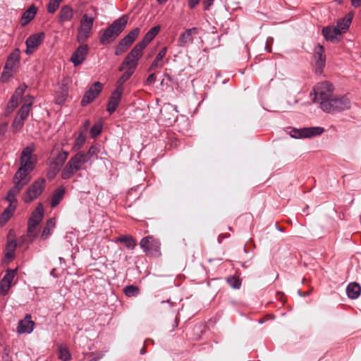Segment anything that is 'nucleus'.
Here are the masks:
<instances>
[{"mask_svg": "<svg viewBox=\"0 0 361 361\" xmlns=\"http://www.w3.org/2000/svg\"><path fill=\"white\" fill-rule=\"evenodd\" d=\"M45 37L44 32H38L31 35L25 42V53L27 55L32 54L35 50L42 43Z\"/></svg>", "mask_w": 361, "mask_h": 361, "instance_id": "obj_13", "label": "nucleus"}, {"mask_svg": "<svg viewBox=\"0 0 361 361\" xmlns=\"http://www.w3.org/2000/svg\"><path fill=\"white\" fill-rule=\"evenodd\" d=\"M141 248L147 255L159 253L160 250V243L158 240L152 236H147L143 238L140 243Z\"/></svg>", "mask_w": 361, "mask_h": 361, "instance_id": "obj_12", "label": "nucleus"}, {"mask_svg": "<svg viewBox=\"0 0 361 361\" xmlns=\"http://www.w3.org/2000/svg\"><path fill=\"white\" fill-rule=\"evenodd\" d=\"M27 87V85L25 84H22V85H19V87L16 90L12 97L20 100L21 99L22 96L23 95V94L25 93Z\"/></svg>", "mask_w": 361, "mask_h": 361, "instance_id": "obj_47", "label": "nucleus"}, {"mask_svg": "<svg viewBox=\"0 0 361 361\" xmlns=\"http://www.w3.org/2000/svg\"><path fill=\"white\" fill-rule=\"evenodd\" d=\"M90 123L89 121H85V123H84L85 130H84L83 133H86V131H87L88 127L90 126Z\"/></svg>", "mask_w": 361, "mask_h": 361, "instance_id": "obj_57", "label": "nucleus"}, {"mask_svg": "<svg viewBox=\"0 0 361 361\" xmlns=\"http://www.w3.org/2000/svg\"><path fill=\"white\" fill-rule=\"evenodd\" d=\"M128 20V18L125 15L115 20L101 35L99 37L100 43L102 44H107L113 42L125 29Z\"/></svg>", "mask_w": 361, "mask_h": 361, "instance_id": "obj_3", "label": "nucleus"}, {"mask_svg": "<svg viewBox=\"0 0 361 361\" xmlns=\"http://www.w3.org/2000/svg\"><path fill=\"white\" fill-rule=\"evenodd\" d=\"M16 244L13 241L8 242L6 247V257L8 259H13L15 255Z\"/></svg>", "mask_w": 361, "mask_h": 361, "instance_id": "obj_39", "label": "nucleus"}, {"mask_svg": "<svg viewBox=\"0 0 361 361\" xmlns=\"http://www.w3.org/2000/svg\"><path fill=\"white\" fill-rule=\"evenodd\" d=\"M101 132L102 125L99 123L94 124L90 130L91 135L93 137L99 135L101 133Z\"/></svg>", "mask_w": 361, "mask_h": 361, "instance_id": "obj_50", "label": "nucleus"}, {"mask_svg": "<svg viewBox=\"0 0 361 361\" xmlns=\"http://www.w3.org/2000/svg\"><path fill=\"white\" fill-rule=\"evenodd\" d=\"M65 194V190L63 188H58L54 193L51 201V207L52 208L56 207L61 200L63 199Z\"/></svg>", "mask_w": 361, "mask_h": 361, "instance_id": "obj_35", "label": "nucleus"}, {"mask_svg": "<svg viewBox=\"0 0 361 361\" xmlns=\"http://www.w3.org/2000/svg\"><path fill=\"white\" fill-rule=\"evenodd\" d=\"M63 0H49L47 5V11L49 13H54L59 8Z\"/></svg>", "mask_w": 361, "mask_h": 361, "instance_id": "obj_41", "label": "nucleus"}, {"mask_svg": "<svg viewBox=\"0 0 361 361\" xmlns=\"http://www.w3.org/2000/svg\"><path fill=\"white\" fill-rule=\"evenodd\" d=\"M227 281L230 286L234 288H238L241 285L240 280L235 277L228 278Z\"/></svg>", "mask_w": 361, "mask_h": 361, "instance_id": "obj_51", "label": "nucleus"}, {"mask_svg": "<svg viewBox=\"0 0 361 361\" xmlns=\"http://www.w3.org/2000/svg\"><path fill=\"white\" fill-rule=\"evenodd\" d=\"M353 16V14L349 13L343 18H341L338 21L336 26L334 27L337 32H339V34L341 35L348 30L351 24Z\"/></svg>", "mask_w": 361, "mask_h": 361, "instance_id": "obj_23", "label": "nucleus"}, {"mask_svg": "<svg viewBox=\"0 0 361 361\" xmlns=\"http://www.w3.org/2000/svg\"><path fill=\"white\" fill-rule=\"evenodd\" d=\"M8 128V123L6 122L0 124V136H4L6 133Z\"/></svg>", "mask_w": 361, "mask_h": 361, "instance_id": "obj_53", "label": "nucleus"}, {"mask_svg": "<svg viewBox=\"0 0 361 361\" xmlns=\"http://www.w3.org/2000/svg\"><path fill=\"white\" fill-rule=\"evenodd\" d=\"M200 0H188V6L190 8H194L199 3Z\"/></svg>", "mask_w": 361, "mask_h": 361, "instance_id": "obj_54", "label": "nucleus"}, {"mask_svg": "<svg viewBox=\"0 0 361 361\" xmlns=\"http://www.w3.org/2000/svg\"><path fill=\"white\" fill-rule=\"evenodd\" d=\"M140 353L141 354H145V350H144V348L141 349Z\"/></svg>", "mask_w": 361, "mask_h": 361, "instance_id": "obj_60", "label": "nucleus"}, {"mask_svg": "<svg viewBox=\"0 0 361 361\" xmlns=\"http://www.w3.org/2000/svg\"><path fill=\"white\" fill-rule=\"evenodd\" d=\"M18 99H15L11 97V99L9 100L6 109V111L10 114L18 106Z\"/></svg>", "mask_w": 361, "mask_h": 361, "instance_id": "obj_48", "label": "nucleus"}, {"mask_svg": "<svg viewBox=\"0 0 361 361\" xmlns=\"http://www.w3.org/2000/svg\"><path fill=\"white\" fill-rule=\"evenodd\" d=\"M335 112L349 109L351 106L350 99L346 97H334Z\"/></svg>", "mask_w": 361, "mask_h": 361, "instance_id": "obj_25", "label": "nucleus"}, {"mask_svg": "<svg viewBox=\"0 0 361 361\" xmlns=\"http://www.w3.org/2000/svg\"><path fill=\"white\" fill-rule=\"evenodd\" d=\"M37 8L34 5L29 7L23 14L20 20V23L23 26L28 24L35 16Z\"/></svg>", "mask_w": 361, "mask_h": 361, "instance_id": "obj_27", "label": "nucleus"}, {"mask_svg": "<svg viewBox=\"0 0 361 361\" xmlns=\"http://www.w3.org/2000/svg\"><path fill=\"white\" fill-rule=\"evenodd\" d=\"M40 222L33 220L32 219H29L28 221V227L27 232L29 233H32L35 231L37 226L39 224Z\"/></svg>", "mask_w": 361, "mask_h": 361, "instance_id": "obj_49", "label": "nucleus"}, {"mask_svg": "<svg viewBox=\"0 0 361 361\" xmlns=\"http://www.w3.org/2000/svg\"><path fill=\"white\" fill-rule=\"evenodd\" d=\"M34 148L32 146L26 147L22 152L20 157L21 168L31 172L36 162V159L32 155Z\"/></svg>", "mask_w": 361, "mask_h": 361, "instance_id": "obj_10", "label": "nucleus"}, {"mask_svg": "<svg viewBox=\"0 0 361 361\" xmlns=\"http://www.w3.org/2000/svg\"><path fill=\"white\" fill-rule=\"evenodd\" d=\"M122 94L123 91H121L120 89H115L112 92L109 98L106 109L107 111L110 114H113L116 110L117 106L121 102Z\"/></svg>", "mask_w": 361, "mask_h": 361, "instance_id": "obj_18", "label": "nucleus"}, {"mask_svg": "<svg viewBox=\"0 0 361 361\" xmlns=\"http://www.w3.org/2000/svg\"><path fill=\"white\" fill-rule=\"evenodd\" d=\"M13 186L8 190L5 199L9 202L10 204H14L15 206H17L18 201L16 196L19 194L25 185L16 182H13Z\"/></svg>", "mask_w": 361, "mask_h": 361, "instance_id": "obj_22", "label": "nucleus"}, {"mask_svg": "<svg viewBox=\"0 0 361 361\" xmlns=\"http://www.w3.org/2000/svg\"><path fill=\"white\" fill-rule=\"evenodd\" d=\"M293 102L294 103H297V100L296 99H293Z\"/></svg>", "mask_w": 361, "mask_h": 361, "instance_id": "obj_62", "label": "nucleus"}, {"mask_svg": "<svg viewBox=\"0 0 361 361\" xmlns=\"http://www.w3.org/2000/svg\"><path fill=\"white\" fill-rule=\"evenodd\" d=\"M197 27H192L187 29L185 32L180 34L178 39V47H185L188 43L192 42L193 40L192 35L197 34Z\"/></svg>", "mask_w": 361, "mask_h": 361, "instance_id": "obj_21", "label": "nucleus"}, {"mask_svg": "<svg viewBox=\"0 0 361 361\" xmlns=\"http://www.w3.org/2000/svg\"><path fill=\"white\" fill-rule=\"evenodd\" d=\"M30 173L29 171L20 167L14 176L13 182L26 185L30 180Z\"/></svg>", "mask_w": 361, "mask_h": 361, "instance_id": "obj_24", "label": "nucleus"}, {"mask_svg": "<svg viewBox=\"0 0 361 361\" xmlns=\"http://www.w3.org/2000/svg\"><path fill=\"white\" fill-rule=\"evenodd\" d=\"M44 216V209L42 204H39L34 210L30 219L41 222Z\"/></svg>", "mask_w": 361, "mask_h": 361, "instance_id": "obj_37", "label": "nucleus"}, {"mask_svg": "<svg viewBox=\"0 0 361 361\" xmlns=\"http://www.w3.org/2000/svg\"><path fill=\"white\" fill-rule=\"evenodd\" d=\"M140 34V29L135 27L131 30L124 38H123L116 48L115 54L118 56L125 52Z\"/></svg>", "mask_w": 361, "mask_h": 361, "instance_id": "obj_8", "label": "nucleus"}, {"mask_svg": "<svg viewBox=\"0 0 361 361\" xmlns=\"http://www.w3.org/2000/svg\"><path fill=\"white\" fill-rule=\"evenodd\" d=\"M16 275L15 270H8L4 276L3 277L0 285V293L3 295L8 294L13 279Z\"/></svg>", "mask_w": 361, "mask_h": 361, "instance_id": "obj_16", "label": "nucleus"}, {"mask_svg": "<svg viewBox=\"0 0 361 361\" xmlns=\"http://www.w3.org/2000/svg\"><path fill=\"white\" fill-rule=\"evenodd\" d=\"M68 96V88L66 86L63 85L61 87V94L59 95L56 99V102L58 104H61L66 100Z\"/></svg>", "mask_w": 361, "mask_h": 361, "instance_id": "obj_46", "label": "nucleus"}, {"mask_svg": "<svg viewBox=\"0 0 361 361\" xmlns=\"http://www.w3.org/2000/svg\"><path fill=\"white\" fill-rule=\"evenodd\" d=\"M352 5L357 8L361 5V0H351Z\"/></svg>", "mask_w": 361, "mask_h": 361, "instance_id": "obj_56", "label": "nucleus"}, {"mask_svg": "<svg viewBox=\"0 0 361 361\" xmlns=\"http://www.w3.org/2000/svg\"><path fill=\"white\" fill-rule=\"evenodd\" d=\"M68 157V152L66 151H61L58 154L56 158L52 161L50 170L48 172L49 178H53L59 172L62 166L64 164Z\"/></svg>", "mask_w": 361, "mask_h": 361, "instance_id": "obj_11", "label": "nucleus"}, {"mask_svg": "<svg viewBox=\"0 0 361 361\" xmlns=\"http://www.w3.org/2000/svg\"><path fill=\"white\" fill-rule=\"evenodd\" d=\"M100 359V357H93L91 360L89 361H98Z\"/></svg>", "mask_w": 361, "mask_h": 361, "instance_id": "obj_58", "label": "nucleus"}, {"mask_svg": "<svg viewBox=\"0 0 361 361\" xmlns=\"http://www.w3.org/2000/svg\"><path fill=\"white\" fill-rule=\"evenodd\" d=\"M314 51L316 73H320L322 68L324 67L326 62V56L324 55V47L321 45H317L314 48Z\"/></svg>", "mask_w": 361, "mask_h": 361, "instance_id": "obj_17", "label": "nucleus"}, {"mask_svg": "<svg viewBox=\"0 0 361 361\" xmlns=\"http://www.w3.org/2000/svg\"><path fill=\"white\" fill-rule=\"evenodd\" d=\"M16 70L13 68H6V66H4V71L1 74V81L7 82L12 76Z\"/></svg>", "mask_w": 361, "mask_h": 361, "instance_id": "obj_44", "label": "nucleus"}, {"mask_svg": "<svg viewBox=\"0 0 361 361\" xmlns=\"http://www.w3.org/2000/svg\"><path fill=\"white\" fill-rule=\"evenodd\" d=\"M102 90V85L99 82H95L90 89L85 93L82 100L81 105L86 106L92 102L94 99L99 94Z\"/></svg>", "mask_w": 361, "mask_h": 361, "instance_id": "obj_14", "label": "nucleus"}, {"mask_svg": "<svg viewBox=\"0 0 361 361\" xmlns=\"http://www.w3.org/2000/svg\"><path fill=\"white\" fill-rule=\"evenodd\" d=\"M334 90V85L327 81L317 83L313 89L314 102L320 103L329 99L333 95Z\"/></svg>", "mask_w": 361, "mask_h": 361, "instance_id": "obj_6", "label": "nucleus"}, {"mask_svg": "<svg viewBox=\"0 0 361 361\" xmlns=\"http://www.w3.org/2000/svg\"><path fill=\"white\" fill-rule=\"evenodd\" d=\"M361 292V287L357 283H350L348 285L346 293L351 299H356L359 297Z\"/></svg>", "mask_w": 361, "mask_h": 361, "instance_id": "obj_30", "label": "nucleus"}, {"mask_svg": "<svg viewBox=\"0 0 361 361\" xmlns=\"http://www.w3.org/2000/svg\"><path fill=\"white\" fill-rule=\"evenodd\" d=\"M85 139H86V133H83V132H80L75 140L73 149L75 150L80 149L84 145V143L85 142Z\"/></svg>", "mask_w": 361, "mask_h": 361, "instance_id": "obj_38", "label": "nucleus"}, {"mask_svg": "<svg viewBox=\"0 0 361 361\" xmlns=\"http://www.w3.org/2000/svg\"><path fill=\"white\" fill-rule=\"evenodd\" d=\"M156 78L157 77L155 73H151L150 75H149L146 80L147 85H152L154 83V82L156 81Z\"/></svg>", "mask_w": 361, "mask_h": 361, "instance_id": "obj_52", "label": "nucleus"}, {"mask_svg": "<svg viewBox=\"0 0 361 361\" xmlns=\"http://www.w3.org/2000/svg\"><path fill=\"white\" fill-rule=\"evenodd\" d=\"M88 51L89 47L86 44H81L77 48L71 58V61L73 63L75 66L81 64L85 60Z\"/></svg>", "mask_w": 361, "mask_h": 361, "instance_id": "obj_15", "label": "nucleus"}, {"mask_svg": "<svg viewBox=\"0 0 361 361\" xmlns=\"http://www.w3.org/2000/svg\"><path fill=\"white\" fill-rule=\"evenodd\" d=\"M97 16V9L94 6H92L90 10L82 16L77 35V41L79 43H85L90 36Z\"/></svg>", "mask_w": 361, "mask_h": 361, "instance_id": "obj_1", "label": "nucleus"}, {"mask_svg": "<svg viewBox=\"0 0 361 361\" xmlns=\"http://www.w3.org/2000/svg\"><path fill=\"white\" fill-rule=\"evenodd\" d=\"M16 206L14 204H10L5 209L4 212L1 214L0 216V224H5L11 218L13 213L14 212Z\"/></svg>", "mask_w": 361, "mask_h": 361, "instance_id": "obj_33", "label": "nucleus"}, {"mask_svg": "<svg viewBox=\"0 0 361 361\" xmlns=\"http://www.w3.org/2000/svg\"><path fill=\"white\" fill-rule=\"evenodd\" d=\"M74 16V11L69 5L63 6L58 14V22L63 25L66 22L71 21Z\"/></svg>", "mask_w": 361, "mask_h": 361, "instance_id": "obj_19", "label": "nucleus"}, {"mask_svg": "<svg viewBox=\"0 0 361 361\" xmlns=\"http://www.w3.org/2000/svg\"><path fill=\"white\" fill-rule=\"evenodd\" d=\"M323 132L324 128L321 127L303 128L300 129L293 128L289 132V135L293 138L298 139L319 135Z\"/></svg>", "mask_w": 361, "mask_h": 361, "instance_id": "obj_9", "label": "nucleus"}, {"mask_svg": "<svg viewBox=\"0 0 361 361\" xmlns=\"http://www.w3.org/2000/svg\"><path fill=\"white\" fill-rule=\"evenodd\" d=\"M161 302H162V303H164V302H169H169H170V301H169V300H166V301L162 300V301H161Z\"/></svg>", "mask_w": 361, "mask_h": 361, "instance_id": "obj_61", "label": "nucleus"}, {"mask_svg": "<svg viewBox=\"0 0 361 361\" xmlns=\"http://www.w3.org/2000/svg\"><path fill=\"white\" fill-rule=\"evenodd\" d=\"M117 241L123 243L129 250H134L136 246L135 240L130 236L122 235L117 238Z\"/></svg>", "mask_w": 361, "mask_h": 361, "instance_id": "obj_36", "label": "nucleus"}, {"mask_svg": "<svg viewBox=\"0 0 361 361\" xmlns=\"http://www.w3.org/2000/svg\"><path fill=\"white\" fill-rule=\"evenodd\" d=\"M139 60H140L139 57H137L134 54L131 55L130 52L126 56L124 61L122 62V63L121 64V66L118 68L119 71H124V73L118 79V80L116 82V89H120L121 91L123 92V90H124L123 84L128 80L130 79L131 75L135 72V71L137 66V62Z\"/></svg>", "mask_w": 361, "mask_h": 361, "instance_id": "obj_2", "label": "nucleus"}, {"mask_svg": "<svg viewBox=\"0 0 361 361\" xmlns=\"http://www.w3.org/2000/svg\"><path fill=\"white\" fill-rule=\"evenodd\" d=\"M60 261H62L63 260V258L62 257H60L59 258Z\"/></svg>", "mask_w": 361, "mask_h": 361, "instance_id": "obj_63", "label": "nucleus"}, {"mask_svg": "<svg viewBox=\"0 0 361 361\" xmlns=\"http://www.w3.org/2000/svg\"><path fill=\"white\" fill-rule=\"evenodd\" d=\"M44 187L45 180L44 178L33 182L28 187L23 195L24 202H30L37 198L43 192Z\"/></svg>", "mask_w": 361, "mask_h": 361, "instance_id": "obj_7", "label": "nucleus"}, {"mask_svg": "<svg viewBox=\"0 0 361 361\" xmlns=\"http://www.w3.org/2000/svg\"><path fill=\"white\" fill-rule=\"evenodd\" d=\"M85 152L80 151L72 157L61 171V176L64 180L70 179L76 172L82 169L84 164L87 163Z\"/></svg>", "mask_w": 361, "mask_h": 361, "instance_id": "obj_4", "label": "nucleus"}, {"mask_svg": "<svg viewBox=\"0 0 361 361\" xmlns=\"http://www.w3.org/2000/svg\"><path fill=\"white\" fill-rule=\"evenodd\" d=\"M20 61L19 50L17 49L13 51L8 57L5 66L6 68L16 69Z\"/></svg>", "mask_w": 361, "mask_h": 361, "instance_id": "obj_28", "label": "nucleus"}, {"mask_svg": "<svg viewBox=\"0 0 361 361\" xmlns=\"http://www.w3.org/2000/svg\"><path fill=\"white\" fill-rule=\"evenodd\" d=\"M35 323L31 320L30 314H27L24 319L20 320L18 325V332L19 334H30L33 331Z\"/></svg>", "mask_w": 361, "mask_h": 361, "instance_id": "obj_20", "label": "nucleus"}, {"mask_svg": "<svg viewBox=\"0 0 361 361\" xmlns=\"http://www.w3.org/2000/svg\"><path fill=\"white\" fill-rule=\"evenodd\" d=\"M160 26L157 25L152 27L145 35L143 39L137 43L133 49L130 51L131 55L134 54L140 59L142 57V51L145 49L147 44L156 37L160 30Z\"/></svg>", "mask_w": 361, "mask_h": 361, "instance_id": "obj_5", "label": "nucleus"}, {"mask_svg": "<svg viewBox=\"0 0 361 361\" xmlns=\"http://www.w3.org/2000/svg\"><path fill=\"white\" fill-rule=\"evenodd\" d=\"M322 34L324 38L329 41H334L336 37L339 35V32H337L336 28L331 27H326L322 29Z\"/></svg>", "mask_w": 361, "mask_h": 361, "instance_id": "obj_34", "label": "nucleus"}, {"mask_svg": "<svg viewBox=\"0 0 361 361\" xmlns=\"http://www.w3.org/2000/svg\"><path fill=\"white\" fill-rule=\"evenodd\" d=\"M214 0H206L204 1V9H208L212 4H213Z\"/></svg>", "mask_w": 361, "mask_h": 361, "instance_id": "obj_55", "label": "nucleus"}, {"mask_svg": "<svg viewBox=\"0 0 361 361\" xmlns=\"http://www.w3.org/2000/svg\"><path fill=\"white\" fill-rule=\"evenodd\" d=\"M33 103V98L28 97L26 99L25 104L20 107L16 117L20 118V120L25 121L29 115L30 107Z\"/></svg>", "mask_w": 361, "mask_h": 361, "instance_id": "obj_26", "label": "nucleus"}, {"mask_svg": "<svg viewBox=\"0 0 361 361\" xmlns=\"http://www.w3.org/2000/svg\"><path fill=\"white\" fill-rule=\"evenodd\" d=\"M99 152V147L97 146L93 145L87 152H85V159H87V162L90 161L93 157H97Z\"/></svg>", "mask_w": 361, "mask_h": 361, "instance_id": "obj_42", "label": "nucleus"}, {"mask_svg": "<svg viewBox=\"0 0 361 361\" xmlns=\"http://www.w3.org/2000/svg\"><path fill=\"white\" fill-rule=\"evenodd\" d=\"M59 358L62 361H68L71 359V354L68 349L61 346L59 350Z\"/></svg>", "mask_w": 361, "mask_h": 361, "instance_id": "obj_40", "label": "nucleus"}, {"mask_svg": "<svg viewBox=\"0 0 361 361\" xmlns=\"http://www.w3.org/2000/svg\"><path fill=\"white\" fill-rule=\"evenodd\" d=\"M167 52V48L166 47H163L157 54L155 59L151 64L149 71H153L155 70L156 68H161L164 66V63L161 62V61L163 59V58L166 56Z\"/></svg>", "mask_w": 361, "mask_h": 361, "instance_id": "obj_29", "label": "nucleus"}, {"mask_svg": "<svg viewBox=\"0 0 361 361\" xmlns=\"http://www.w3.org/2000/svg\"><path fill=\"white\" fill-rule=\"evenodd\" d=\"M167 0H157L160 4L166 2Z\"/></svg>", "mask_w": 361, "mask_h": 361, "instance_id": "obj_59", "label": "nucleus"}, {"mask_svg": "<svg viewBox=\"0 0 361 361\" xmlns=\"http://www.w3.org/2000/svg\"><path fill=\"white\" fill-rule=\"evenodd\" d=\"M24 121H25L20 120V118L16 116L12 123L13 131L14 133H18L22 129Z\"/></svg>", "mask_w": 361, "mask_h": 361, "instance_id": "obj_45", "label": "nucleus"}, {"mask_svg": "<svg viewBox=\"0 0 361 361\" xmlns=\"http://www.w3.org/2000/svg\"><path fill=\"white\" fill-rule=\"evenodd\" d=\"M56 220L54 218L49 219L47 223L45 226L43 228V231L41 234V238L45 240L49 237L51 235V230L55 227Z\"/></svg>", "mask_w": 361, "mask_h": 361, "instance_id": "obj_32", "label": "nucleus"}, {"mask_svg": "<svg viewBox=\"0 0 361 361\" xmlns=\"http://www.w3.org/2000/svg\"><path fill=\"white\" fill-rule=\"evenodd\" d=\"M139 288L135 286H128L124 289V293L128 297L136 296L139 294Z\"/></svg>", "mask_w": 361, "mask_h": 361, "instance_id": "obj_43", "label": "nucleus"}, {"mask_svg": "<svg viewBox=\"0 0 361 361\" xmlns=\"http://www.w3.org/2000/svg\"><path fill=\"white\" fill-rule=\"evenodd\" d=\"M334 97L333 95L329 97V99L320 102V108L325 112L332 113L335 112Z\"/></svg>", "mask_w": 361, "mask_h": 361, "instance_id": "obj_31", "label": "nucleus"}]
</instances>
